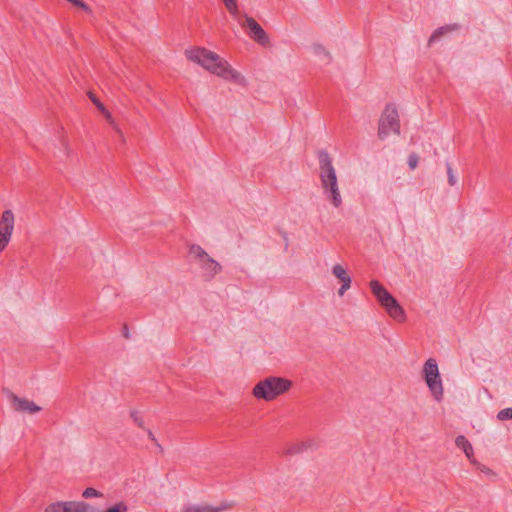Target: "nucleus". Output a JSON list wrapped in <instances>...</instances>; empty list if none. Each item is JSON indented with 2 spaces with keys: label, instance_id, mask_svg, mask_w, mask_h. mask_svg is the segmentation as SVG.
<instances>
[{
  "label": "nucleus",
  "instance_id": "obj_1",
  "mask_svg": "<svg viewBox=\"0 0 512 512\" xmlns=\"http://www.w3.org/2000/svg\"><path fill=\"white\" fill-rule=\"evenodd\" d=\"M186 57L225 80L237 81L240 74L232 69L230 64L217 53L206 48L197 47L185 51Z\"/></svg>",
  "mask_w": 512,
  "mask_h": 512
},
{
  "label": "nucleus",
  "instance_id": "obj_2",
  "mask_svg": "<svg viewBox=\"0 0 512 512\" xmlns=\"http://www.w3.org/2000/svg\"><path fill=\"white\" fill-rule=\"evenodd\" d=\"M318 159L323 191L333 206L338 208L342 204V198L338 189L337 175L332 165V159L324 150L318 152Z\"/></svg>",
  "mask_w": 512,
  "mask_h": 512
},
{
  "label": "nucleus",
  "instance_id": "obj_3",
  "mask_svg": "<svg viewBox=\"0 0 512 512\" xmlns=\"http://www.w3.org/2000/svg\"><path fill=\"white\" fill-rule=\"evenodd\" d=\"M292 382L286 378L270 376L259 381L253 388L252 394L257 399L272 401L287 392Z\"/></svg>",
  "mask_w": 512,
  "mask_h": 512
},
{
  "label": "nucleus",
  "instance_id": "obj_4",
  "mask_svg": "<svg viewBox=\"0 0 512 512\" xmlns=\"http://www.w3.org/2000/svg\"><path fill=\"white\" fill-rule=\"evenodd\" d=\"M370 288L382 307L385 308L388 315L396 321L403 322L406 318L404 309L398 303L396 298L377 280L370 282Z\"/></svg>",
  "mask_w": 512,
  "mask_h": 512
},
{
  "label": "nucleus",
  "instance_id": "obj_5",
  "mask_svg": "<svg viewBox=\"0 0 512 512\" xmlns=\"http://www.w3.org/2000/svg\"><path fill=\"white\" fill-rule=\"evenodd\" d=\"M390 132L396 135L400 134V120L396 106L393 103H388L383 110L379 119L378 137L381 140L386 139Z\"/></svg>",
  "mask_w": 512,
  "mask_h": 512
},
{
  "label": "nucleus",
  "instance_id": "obj_6",
  "mask_svg": "<svg viewBox=\"0 0 512 512\" xmlns=\"http://www.w3.org/2000/svg\"><path fill=\"white\" fill-rule=\"evenodd\" d=\"M425 382L432 393L433 397L437 401H441L443 398V385L440 377L438 365L435 359L429 358L423 367Z\"/></svg>",
  "mask_w": 512,
  "mask_h": 512
},
{
  "label": "nucleus",
  "instance_id": "obj_7",
  "mask_svg": "<svg viewBox=\"0 0 512 512\" xmlns=\"http://www.w3.org/2000/svg\"><path fill=\"white\" fill-rule=\"evenodd\" d=\"M8 398L17 412L34 414L41 411V407L26 398H20L13 392L8 393Z\"/></svg>",
  "mask_w": 512,
  "mask_h": 512
},
{
  "label": "nucleus",
  "instance_id": "obj_8",
  "mask_svg": "<svg viewBox=\"0 0 512 512\" xmlns=\"http://www.w3.org/2000/svg\"><path fill=\"white\" fill-rule=\"evenodd\" d=\"M245 21L247 27L250 29V38L262 46L268 45L270 42L269 37L260 24L254 18L249 16H246Z\"/></svg>",
  "mask_w": 512,
  "mask_h": 512
},
{
  "label": "nucleus",
  "instance_id": "obj_9",
  "mask_svg": "<svg viewBox=\"0 0 512 512\" xmlns=\"http://www.w3.org/2000/svg\"><path fill=\"white\" fill-rule=\"evenodd\" d=\"M14 229V214L11 210H5L0 220V234L10 240Z\"/></svg>",
  "mask_w": 512,
  "mask_h": 512
},
{
  "label": "nucleus",
  "instance_id": "obj_10",
  "mask_svg": "<svg viewBox=\"0 0 512 512\" xmlns=\"http://www.w3.org/2000/svg\"><path fill=\"white\" fill-rule=\"evenodd\" d=\"M332 273L333 275L338 278L341 282H342V285L341 287L339 288L338 290V294L340 296H343L344 293L350 288L351 286V278L350 276L347 274V271L340 265V264H336L333 266L332 268Z\"/></svg>",
  "mask_w": 512,
  "mask_h": 512
},
{
  "label": "nucleus",
  "instance_id": "obj_11",
  "mask_svg": "<svg viewBox=\"0 0 512 512\" xmlns=\"http://www.w3.org/2000/svg\"><path fill=\"white\" fill-rule=\"evenodd\" d=\"M44 512H78V501H57L49 504Z\"/></svg>",
  "mask_w": 512,
  "mask_h": 512
},
{
  "label": "nucleus",
  "instance_id": "obj_12",
  "mask_svg": "<svg viewBox=\"0 0 512 512\" xmlns=\"http://www.w3.org/2000/svg\"><path fill=\"white\" fill-rule=\"evenodd\" d=\"M460 29L459 24H448L437 28L428 39V47H431L435 42L439 41L444 36Z\"/></svg>",
  "mask_w": 512,
  "mask_h": 512
},
{
  "label": "nucleus",
  "instance_id": "obj_13",
  "mask_svg": "<svg viewBox=\"0 0 512 512\" xmlns=\"http://www.w3.org/2000/svg\"><path fill=\"white\" fill-rule=\"evenodd\" d=\"M231 504H222L221 506H211L208 504L202 505H188L185 506L181 512H221L231 508Z\"/></svg>",
  "mask_w": 512,
  "mask_h": 512
},
{
  "label": "nucleus",
  "instance_id": "obj_14",
  "mask_svg": "<svg viewBox=\"0 0 512 512\" xmlns=\"http://www.w3.org/2000/svg\"><path fill=\"white\" fill-rule=\"evenodd\" d=\"M201 267L206 272L209 279H212L222 271V266L209 255L201 261Z\"/></svg>",
  "mask_w": 512,
  "mask_h": 512
},
{
  "label": "nucleus",
  "instance_id": "obj_15",
  "mask_svg": "<svg viewBox=\"0 0 512 512\" xmlns=\"http://www.w3.org/2000/svg\"><path fill=\"white\" fill-rule=\"evenodd\" d=\"M455 444L458 448L462 449L465 453L466 457L474 463V460H472L473 457V447L471 443L467 440V438L464 435H459L455 439Z\"/></svg>",
  "mask_w": 512,
  "mask_h": 512
},
{
  "label": "nucleus",
  "instance_id": "obj_16",
  "mask_svg": "<svg viewBox=\"0 0 512 512\" xmlns=\"http://www.w3.org/2000/svg\"><path fill=\"white\" fill-rule=\"evenodd\" d=\"M189 253L193 255L196 259H198L200 262L205 258L208 257L207 252L199 245L192 244L189 246Z\"/></svg>",
  "mask_w": 512,
  "mask_h": 512
},
{
  "label": "nucleus",
  "instance_id": "obj_17",
  "mask_svg": "<svg viewBox=\"0 0 512 512\" xmlns=\"http://www.w3.org/2000/svg\"><path fill=\"white\" fill-rule=\"evenodd\" d=\"M78 512H104V510H101L85 501H78Z\"/></svg>",
  "mask_w": 512,
  "mask_h": 512
},
{
  "label": "nucleus",
  "instance_id": "obj_18",
  "mask_svg": "<svg viewBox=\"0 0 512 512\" xmlns=\"http://www.w3.org/2000/svg\"><path fill=\"white\" fill-rule=\"evenodd\" d=\"M229 11V13L233 16H236L238 14V5L237 0H222Z\"/></svg>",
  "mask_w": 512,
  "mask_h": 512
},
{
  "label": "nucleus",
  "instance_id": "obj_19",
  "mask_svg": "<svg viewBox=\"0 0 512 512\" xmlns=\"http://www.w3.org/2000/svg\"><path fill=\"white\" fill-rule=\"evenodd\" d=\"M128 506L124 502H118L115 505L107 508L104 512H127Z\"/></svg>",
  "mask_w": 512,
  "mask_h": 512
},
{
  "label": "nucleus",
  "instance_id": "obj_20",
  "mask_svg": "<svg viewBox=\"0 0 512 512\" xmlns=\"http://www.w3.org/2000/svg\"><path fill=\"white\" fill-rule=\"evenodd\" d=\"M130 416L133 419L134 423L141 429H145L144 426V420L143 418L138 414L136 410H132L130 412Z\"/></svg>",
  "mask_w": 512,
  "mask_h": 512
},
{
  "label": "nucleus",
  "instance_id": "obj_21",
  "mask_svg": "<svg viewBox=\"0 0 512 512\" xmlns=\"http://www.w3.org/2000/svg\"><path fill=\"white\" fill-rule=\"evenodd\" d=\"M82 496L88 499L91 497H100L102 496V493L96 490L95 488L88 487L83 491Z\"/></svg>",
  "mask_w": 512,
  "mask_h": 512
},
{
  "label": "nucleus",
  "instance_id": "obj_22",
  "mask_svg": "<svg viewBox=\"0 0 512 512\" xmlns=\"http://www.w3.org/2000/svg\"><path fill=\"white\" fill-rule=\"evenodd\" d=\"M67 1L70 2L71 4H73L74 6L82 9L86 13L92 12L91 8L83 0H67Z\"/></svg>",
  "mask_w": 512,
  "mask_h": 512
},
{
  "label": "nucleus",
  "instance_id": "obj_23",
  "mask_svg": "<svg viewBox=\"0 0 512 512\" xmlns=\"http://www.w3.org/2000/svg\"><path fill=\"white\" fill-rule=\"evenodd\" d=\"M497 418L501 421L512 419V408H505L498 412Z\"/></svg>",
  "mask_w": 512,
  "mask_h": 512
},
{
  "label": "nucleus",
  "instance_id": "obj_24",
  "mask_svg": "<svg viewBox=\"0 0 512 512\" xmlns=\"http://www.w3.org/2000/svg\"><path fill=\"white\" fill-rule=\"evenodd\" d=\"M419 157L416 153H411L408 157V166L411 170L418 166Z\"/></svg>",
  "mask_w": 512,
  "mask_h": 512
},
{
  "label": "nucleus",
  "instance_id": "obj_25",
  "mask_svg": "<svg viewBox=\"0 0 512 512\" xmlns=\"http://www.w3.org/2000/svg\"><path fill=\"white\" fill-rule=\"evenodd\" d=\"M313 48L316 54H323L327 57L328 61H331V55L323 45L315 44Z\"/></svg>",
  "mask_w": 512,
  "mask_h": 512
},
{
  "label": "nucleus",
  "instance_id": "obj_26",
  "mask_svg": "<svg viewBox=\"0 0 512 512\" xmlns=\"http://www.w3.org/2000/svg\"><path fill=\"white\" fill-rule=\"evenodd\" d=\"M303 449H304V444H296V445H293L290 448H288L286 450V454L287 455H294V454L302 452Z\"/></svg>",
  "mask_w": 512,
  "mask_h": 512
},
{
  "label": "nucleus",
  "instance_id": "obj_27",
  "mask_svg": "<svg viewBox=\"0 0 512 512\" xmlns=\"http://www.w3.org/2000/svg\"><path fill=\"white\" fill-rule=\"evenodd\" d=\"M446 168H447L448 183L451 186H454L456 184V178L453 174V169L449 163L446 164Z\"/></svg>",
  "mask_w": 512,
  "mask_h": 512
},
{
  "label": "nucleus",
  "instance_id": "obj_28",
  "mask_svg": "<svg viewBox=\"0 0 512 512\" xmlns=\"http://www.w3.org/2000/svg\"><path fill=\"white\" fill-rule=\"evenodd\" d=\"M89 98L96 105L100 112L104 110L105 106L99 101V99L93 93L89 92Z\"/></svg>",
  "mask_w": 512,
  "mask_h": 512
},
{
  "label": "nucleus",
  "instance_id": "obj_29",
  "mask_svg": "<svg viewBox=\"0 0 512 512\" xmlns=\"http://www.w3.org/2000/svg\"><path fill=\"white\" fill-rule=\"evenodd\" d=\"M147 435H148V438L157 445V447L160 449V451L163 452V447L157 442V439L155 438L153 432L150 429L147 430Z\"/></svg>",
  "mask_w": 512,
  "mask_h": 512
},
{
  "label": "nucleus",
  "instance_id": "obj_30",
  "mask_svg": "<svg viewBox=\"0 0 512 512\" xmlns=\"http://www.w3.org/2000/svg\"><path fill=\"white\" fill-rule=\"evenodd\" d=\"M9 239L0 234V252L3 251L9 243Z\"/></svg>",
  "mask_w": 512,
  "mask_h": 512
},
{
  "label": "nucleus",
  "instance_id": "obj_31",
  "mask_svg": "<svg viewBox=\"0 0 512 512\" xmlns=\"http://www.w3.org/2000/svg\"><path fill=\"white\" fill-rule=\"evenodd\" d=\"M101 113L104 115V117L112 124L113 123V118H112V115L111 113L106 109V107L104 108V110L101 111Z\"/></svg>",
  "mask_w": 512,
  "mask_h": 512
},
{
  "label": "nucleus",
  "instance_id": "obj_32",
  "mask_svg": "<svg viewBox=\"0 0 512 512\" xmlns=\"http://www.w3.org/2000/svg\"><path fill=\"white\" fill-rule=\"evenodd\" d=\"M123 336H124L125 338H127V339L130 337L129 329H128L127 324H124V326H123Z\"/></svg>",
  "mask_w": 512,
  "mask_h": 512
},
{
  "label": "nucleus",
  "instance_id": "obj_33",
  "mask_svg": "<svg viewBox=\"0 0 512 512\" xmlns=\"http://www.w3.org/2000/svg\"><path fill=\"white\" fill-rule=\"evenodd\" d=\"M482 471H484V472H485V473H487V474H492V473H493V472H492V470H491V469H489V468H485V469H483Z\"/></svg>",
  "mask_w": 512,
  "mask_h": 512
}]
</instances>
